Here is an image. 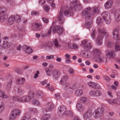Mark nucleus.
I'll list each match as a JSON object with an SVG mask.
<instances>
[{
  "instance_id": "obj_48",
  "label": "nucleus",
  "mask_w": 120,
  "mask_h": 120,
  "mask_svg": "<svg viewBox=\"0 0 120 120\" xmlns=\"http://www.w3.org/2000/svg\"><path fill=\"white\" fill-rule=\"evenodd\" d=\"M52 29V27H51L48 30L47 33L46 35H50L51 34V31Z\"/></svg>"
},
{
  "instance_id": "obj_13",
  "label": "nucleus",
  "mask_w": 120,
  "mask_h": 120,
  "mask_svg": "<svg viewBox=\"0 0 120 120\" xmlns=\"http://www.w3.org/2000/svg\"><path fill=\"white\" fill-rule=\"evenodd\" d=\"M113 4V1L112 0H108L105 4V8L106 9H109L111 7Z\"/></svg>"
},
{
  "instance_id": "obj_12",
  "label": "nucleus",
  "mask_w": 120,
  "mask_h": 120,
  "mask_svg": "<svg viewBox=\"0 0 120 120\" xmlns=\"http://www.w3.org/2000/svg\"><path fill=\"white\" fill-rule=\"evenodd\" d=\"M22 48L23 50L25 51L26 53L30 54L33 52V50L30 47H28L26 45H24L22 47Z\"/></svg>"
},
{
  "instance_id": "obj_53",
  "label": "nucleus",
  "mask_w": 120,
  "mask_h": 120,
  "mask_svg": "<svg viewBox=\"0 0 120 120\" xmlns=\"http://www.w3.org/2000/svg\"><path fill=\"white\" fill-rule=\"evenodd\" d=\"M4 109V105H0V113L2 112Z\"/></svg>"
},
{
  "instance_id": "obj_36",
  "label": "nucleus",
  "mask_w": 120,
  "mask_h": 120,
  "mask_svg": "<svg viewBox=\"0 0 120 120\" xmlns=\"http://www.w3.org/2000/svg\"><path fill=\"white\" fill-rule=\"evenodd\" d=\"M71 45H68L69 47L71 49H76L78 48V46L77 45L75 44H73L72 45V47H71Z\"/></svg>"
},
{
  "instance_id": "obj_31",
  "label": "nucleus",
  "mask_w": 120,
  "mask_h": 120,
  "mask_svg": "<svg viewBox=\"0 0 120 120\" xmlns=\"http://www.w3.org/2000/svg\"><path fill=\"white\" fill-rule=\"evenodd\" d=\"M100 10V8L98 7H94L92 15L94 13H98Z\"/></svg>"
},
{
  "instance_id": "obj_41",
  "label": "nucleus",
  "mask_w": 120,
  "mask_h": 120,
  "mask_svg": "<svg viewBox=\"0 0 120 120\" xmlns=\"http://www.w3.org/2000/svg\"><path fill=\"white\" fill-rule=\"evenodd\" d=\"M44 94L43 93H39L36 94V97L37 98H41L43 97L44 96Z\"/></svg>"
},
{
  "instance_id": "obj_37",
  "label": "nucleus",
  "mask_w": 120,
  "mask_h": 120,
  "mask_svg": "<svg viewBox=\"0 0 120 120\" xmlns=\"http://www.w3.org/2000/svg\"><path fill=\"white\" fill-rule=\"evenodd\" d=\"M117 100L116 99H110L108 100L109 103L110 104H113L116 103Z\"/></svg>"
},
{
  "instance_id": "obj_15",
  "label": "nucleus",
  "mask_w": 120,
  "mask_h": 120,
  "mask_svg": "<svg viewBox=\"0 0 120 120\" xmlns=\"http://www.w3.org/2000/svg\"><path fill=\"white\" fill-rule=\"evenodd\" d=\"M103 36L99 35L95 40L96 44L99 45H101L102 43Z\"/></svg>"
},
{
  "instance_id": "obj_61",
  "label": "nucleus",
  "mask_w": 120,
  "mask_h": 120,
  "mask_svg": "<svg viewBox=\"0 0 120 120\" xmlns=\"http://www.w3.org/2000/svg\"><path fill=\"white\" fill-rule=\"evenodd\" d=\"M39 72L38 71H36V73L34 75V78L36 79L38 77V75L39 74Z\"/></svg>"
},
{
  "instance_id": "obj_51",
  "label": "nucleus",
  "mask_w": 120,
  "mask_h": 120,
  "mask_svg": "<svg viewBox=\"0 0 120 120\" xmlns=\"http://www.w3.org/2000/svg\"><path fill=\"white\" fill-rule=\"evenodd\" d=\"M54 58V56L52 55L50 56H48L46 57V59L47 60H50L53 59Z\"/></svg>"
},
{
  "instance_id": "obj_57",
  "label": "nucleus",
  "mask_w": 120,
  "mask_h": 120,
  "mask_svg": "<svg viewBox=\"0 0 120 120\" xmlns=\"http://www.w3.org/2000/svg\"><path fill=\"white\" fill-rule=\"evenodd\" d=\"M103 78L106 81H108L109 80V78L106 75H104L103 76Z\"/></svg>"
},
{
  "instance_id": "obj_28",
  "label": "nucleus",
  "mask_w": 120,
  "mask_h": 120,
  "mask_svg": "<svg viewBox=\"0 0 120 120\" xmlns=\"http://www.w3.org/2000/svg\"><path fill=\"white\" fill-rule=\"evenodd\" d=\"M45 72L47 75L48 76H51L52 75L53 70L48 69H46L45 70Z\"/></svg>"
},
{
  "instance_id": "obj_54",
  "label": "nucleus",
  "mask_w": 120,
  "mask_h": 120,
  "mask_svg": "<svg viewBox=\"0 0 120 120\" xmlns=\"http://www.w3.org/2000/svg\"><path fill=\"white\" fill-rule=\"evenodd\" d=\"M101 19L100 17H98L97 18V23L98 24H100L102 22Z\"/></svg>"
},
{
  "instance_id": "obj_24",
  "label": "nucleus",
  "mask_w": 120,
  "mask_h": 120,
  "mask_svg": "<svg viewBox=\"0 0 120 120\" xmlns=\"http://www.w3.org/2000/svg\"><path fill=\"white\" fill-rule=\"evenodd\" d=\"M12 16L14 18L15 22V21L17 23H19L20 22L21 18L20 16L17 14Z\"/></svg>"
},
{
  "instance_id": "obj_26",
  "label": "nucleus",
  "mask_w": 120,
  "mask_h": 120,
  "mask_svg": "<svg viewBox=\"0 0 120 120\" xmlns=\"http://www.w3.org/2000/svg\"><path fill=\"white\" fill-rule=\"evenodd\" d=\"M77 109L80 112H82L84 110V108L82 105L80 103H78L76 105Z\"/></svg>"
},
{
  "instance_id": "obj_59",
  "label": "nucleus",
  "mask_w": 120,
  "mask_h": 120,
  "mask_svg": "<svg viewBox=\"0 0 120 120\" xmlns=\"http://www.w3.org/2000/svg\"><path fill=\"white\" fill-rule=\"evenodd\" d=\"M39 13L38 12L35 11H32L31 13V14L32 15H36L38 14Z\"/></svg>"
},
{
  "instance_id": "obj_29",
  "label": "nucleus",
  "mask_w": 120,
  "mask_h": 120,
  "mask_svg": "<svg viewBox=\"0 0 120 120\" xmlns=\"http://www.w3.org/2000/svg\"><path fill=\"white\" fill-rule=\"evenodd\" d=\"M87 85L89 86L92 88H95L98 84L97 83H94L90 81L87 83Z\"/></svg>"
},
{
  "instance_id": "obj_1",
  "label": "nucleus",
  "mask_w": 120,
  "mask_h": 120,
  "mask_svg": "<svg viewBox=\"0 0 120 120\" xmlns=\"http://www.w3.org/2000/svg\"><path fill=\"white\" fill-rule=\"evenodd\" d=\"M59 111L61 112L64 116H72L73 112L69 110H67L66 107L64 106H62L58 108Z\"/></svg>"
},
{
  "instance_id": "obj_40",
  "label": "nucleus",
  "mask_w": 120,
  "mask_h": 120,
  "mask_svg": "<svg viewBox=\"0 0 120 120\" xmlns=\"http://www.w3.org/2000/svg\"><path fill=\"white\" fill-rule=\"evenodd\" d=\"M13 100L16 101H18L20 102V97L17 96H13L12 98Z\"/></svg>"
},
{
  "instance_id": "obj_35",
  "label": "nucleus",
  "mask_w": 120,
  "mask_h": 120,
  "mask_svg": "<svg viewBox=\"0 0 120 120\" xmlns=\"http://www.w3.org/2000/svg\"><path fill=\"white\" fill-rule=\"evenodd\" d=\"M95 29L94 28H93L92 30V32L91 34V37L93 39H94L95 38Z\"/></svg>"
},
{
  "instance_id": "obj_32",
  "label": "nucleus",
  "mask_w": 120,
  "mask_h": 120,
  "mask_svg": "<svg viewBox=\"0 0 120 120\" xmlns=\"http://www.w3.org/2000/svg\"><path fill=\"white\" fill-rule=\"evenodd\" d=\"M0 97L4 98H6L8 97V96L5 94L4 92L1 90H0Z\"/></svg>"
},
{
  "instance_id": "obj_43",
  "label": "nucleus",
  "mask_w": 120,
  "mask_h": 120,
  "mask_svg": "<svg viewBox=\"0 0 120 120\" xmlns=\"http://www.w3.org/2000/svg\"><path fill=\"white\" fill-rule=\"evenodd\" d=\"M55 46L57 48H58L60 47V45L59 44L58 41L56 39H55L53 41Z\"/></svg>"
},
{
  "instance_id": "obj_5",
  "label": "nucleus",
  "mask_w": 120,
  "mask_h": 120,
  "mask_svg": "<svg viewBox=\"0 0 120 120\" xmlns=\"http://www.w3.org/2000/svg\"><path fill=\"white\" fill-rule=\"evenodd\" d=\"M101 15L103 20L107 24H109L111 22L110 14L108 11H104L102 13Z\"/></svg>"
},
{
  "instance_id": "obj_14",
  "label": "nucleus",
  "mask_w": 120,
  "mask_h": 120,
  "mask_svg": "<svg viewBox=\"0 0 120 120\" xmlns=\"http://www.w3.org/2000/svg\"><path fill=\"white\" fill-rule=\"evenodd\" d=\"M71 2L70 4V8L71 9H74V8L77 6L78 4V0H70Z\"/></svg>"
},
{
  "instance_id": "obj_47",
  "label": "nucleus",
  "mask_w": 120,
  "mask_h": 120,
  "mask_svg": "<svg viewBox=\"0 0 120 120\" xmlns=\"http://www.w3.org/2000/svg\"><path fill=\"white\" fill-rule=\"evenodd\" d=\"M44 10L46 12H48L50 9L49 7L47 5H45L44 7Z\"/></svg>"
},
{
  "instance_id": "obj_58",
  "label": "nucleus",
  "mask_w": 120,
  "mask_h": 120,
  "mask_svg": "<svg viewBox=\"0 0 120 120\" xmlns=\"http://www.w3.org/2000/svg\"><path fill=\"white\" fill-rule=\"evenodd\" d=\"M91 23L90 22H88L85 23L86 26L88 28H89L91 25Z\"/></svg>"
},
{
  "instance_id": "obj_19",
  "label": "nucleus",
  "mask_w": 120,
  "mask_h": 120,
  "mask_svg": "<svg viewBox=\"0 0 120 120\" xmlns=\"http://www.w3.org/2000/svg\"><path fill=\"white\" fill-rule=\"evenodd\" d=\"M98 33L100 34H103L104 35L107 36L108 35V33L106 30L104 28H99L98 29Z\"/></svg>"
},
{
  "instance_id": "obj_9",
  "label": "nucleus",
  "mask_w": 120,
  "mask_h": 120,
  "mask_svg": "<svg viewBox=\"0 0 120 120\" xmlns=\"http://www.w3.org/2000/svg\"><path fill=\"white\" fill-rule=\"evenodd\" d=\"M92 110H91L90 111H87L83 113V117L85 120L89 119L91 117L92 114Z\"/></svg>"
},
{
  "instance_id": "obj_21",
  "label": "nucleus",
  "mask_w": 120,
  "mask_h": 120,
  "mask_svg": "<svg viewBox=\"0 0 120 120\" xmlns=\"http://www.w3.org/2000/svg\"><path fill=\"white\" fill-rule=\"evenodd\" d=\"M100 51L98 49H94L91 52V54L94 56H98L100 54Z\"/></svg>"
},
{
  "instance_id": "obj_20",
  "label": "nucleus",
  "mask_w": 120,
  "mask_h": 120,
  "mask_svg": "<svg viewBox=\"0 0 120 120\" xmlns=\"http://www.w3.org/2000/svg\"><path fill=\"white\" fill-rule=\"evenodd\" d=\"M70 10H69L67 9L64 11V15L67 16L69 17L73 15V13L71 11V10L74 9H71V7L70 8Z\"/></svg>"
},
{
  "instance_id": "obj_4",
  "label": "nucleus",
  "mask_w": 120,
  "mask_h": 120,
  "mask_svg": "<svg viewBox=\"0 0 120 120\" xmlns=\"http://www.w3.org/2000/svg\"><path fill=\"white\" fill-rule=\"evenodd\" d=\"M34 98H35V97L34 93H30L29 96H24L20 98V102H27L29 101L31 99Z\"/></svg>"
},
{
  "instance_id": "obj_23",
  "label": "nucleus",
  "mask_w": 120,
  "mask_h": 120,
  "mask_svg": "<svg viewBox=\"0 0 120 120\" xmlns=\"http://www.w3.org/2000/svg\"><path fill=\"white\" fill-rule=\"evenodd\" d=\"M104 111V109L102 108L98 109H97L95 111V116L96 117H98L99 116L98 115H99L100 114L102 113Z\"/></svg>"
},
{
  "instance_id": "obj_39",
  "label": "nucleus",
  "mask_w": 120,
  "mask_h": 120,
  "mask_svg": "<svg viewBox=\"0 0 120 120\" xmlns=\"http://www.w3.org/2000/svg\"><path fill=\"white\" fill-rule=\"evenodd\" d=\"M32 102L33 104L37 105H39L40 104L39 101L36 99L33 100L32 101Z\"/></svg>"
},
{
  "instance_id": "obj_2",
  "label": "nucleus",
  "mask_w": 120,
  "mask_h": 120,
  "mask_svg": "<svg viewBox=\"0 0 120 120\" xmlns=\"http://www.w3.org/2000/svg\"><path fill=\"white\" fill-rule=\"evenodd\" d=\"M91 8L89 7L85 8L82 12V17L85 19H88L90 18Z\"/></svg>"
},
{
  "instance_id": "obj_10",
  "label": "nucleus",
  "mask_w": 120,
  "mask_h": 120,
  "mask_svg": "<svg viewBox=\"0 0 120 120\" xmlns=\"http://www.w3.org/2000/svg\"><path fill=\"white\" fill-rule=\"evenodd\" d=\"M52 75L53 79L55 80H57L60 76V72L58 70H53Z\"/></svg>"
},
{
  "instance_id": "obj_49",
  "label": "nucleus",
  "mask_w": 120,
  "mask_h": 120,
  "mask_svg": "<svg viewBox=\"0 0 120 120\" xmlns=\"http://www.w3.org/2000/svg\"><path fill=\"white\" fill-rule=\"evenodd\" d=\"M95 96H99L101 95V93L100 92L97 91H95Z\"/></svg>"
},
{
  "instance_id": "obj_42",
  "label": "nucleus",
  "mask_w": 120,
  "mask_h": 120,
  "mask_svg": "<svg viewBox=\"0 0 120 120\" xmlns=\"http://www.w3.org/2000/svg\"><path fill=\"white\" fill-rule=\"evenodd\" d=\"M96 61L97 62L101 63L103 62V59L100 56L98 57L96 60Z\"/></svg>"
},
{
  "instance_id": "obj_17",
  "label": "nucleus",
  "mask_w": 120,
  "mask_h": 120,
  "mask_svg": "<svg viewBox=\"0 0 120 120\" xmlns=\"http://www.w3.org/2000/svg\"><path fill=\"white\" fill-rule=\"evenodd\" d=\"M115 52L113 51H109L106 55V56L107 58H110L111 57H113L115 55Z\"/></svg>"
},
{
  "instance_id": "obj_27",
  "label": "nucleus",
  "mask_w": 120,
  "mask_h": 120,
  "mask_svg": "<svg viewBox=\"0 0 120 120\" xmlns=\"http://www.w3.org/2000/svg\"><path fill=\"white\" fill-rule=\"evenodd\" d=\"M41 26V24L37 23H34L32 26V29L34 30H37L38 29V28Z\"/></svg>"
},
{
  "instance_id": "obj_63",
  "label": "nucleus",
  "mask_w": 120,
  "mask_h": 120,
  "mask_svg": "<svg viewBox=\"0 0 120 120\" xmlns=\"http://www.w3.org/2000/svg\"><path fill=\"white\" fill-rule=\"evenodd\" d=\"M42 19L43 21L46 23H47L48 22V20L45 18H42Z\"/></svg>"
},
{
  "instance_id": "obj_3",
  "label": "nucleus",
  "mask_w": 120,
  "mask_h": 120,
  "mask_svg": "<svg viewBox=\"0 0 120 120\" xmlns=\"http://www.w3.org/2000/svg\"><path fill=\"white\" fill-rule=\"evenodd\" d=\"M21 111L19 109H15L13 110L11 112L10 116L9 119L14 120L16 119L17 116L20 115Z\"/></svg>"
},
{
  "instance_id": "obj_55",
  "label": "nucleus",
  "mask_w": 120,
  "mask_h": 120,
  "mask_svg": "<svg viewBox=\"0 0 120 120\" xmlns=\"http://www.w3.org/2000/svg\"><path fill=\"white\" fill-rule=\"evenodd\" d=\"M55 96L56 99H59L60 98V94L59 93H57L55 95Z\"/></svg>"
},
{
  "instance_id": "obj_64",
  "label": "nucleus",
  "mask_w": 120,
  "mask_h": 120,
  "mask_svg": "<svg viewBox=\"0 0 120 120\" xmlns=\"http://www.w3.org/2000/svg\"><path fill=\"white\" fill-rule=\"evenodd\" d=\"M86 100V98L85 97H82L80 98L81 101L83 102H85Z\"/></svg>"
},
{
  "instance_id": "obj_8",
  "label": "nucleus",
  "mask_w": 120,
  "mask_h": 120,
  "mask_svg": "<svg viewBox=\"0 0 120 120\" xmlns=\"http://www.w3.org/2000/svg\"><path fill=\"white\" fill-rule=\"evenodd\" d=\"M63 29L58 26L56 25L53 28L52 33H57L59 34H62Z\"/></svg>"
},
{
  "instance_id": "obj_34",
  "label": "nucleus",
  "mask_w": 120,
  "mask_h": 120,
  "mask_svg": "<svg viewBox=\"0 0 120 120\" xmlns=\"http://www.w3.org/2000/svg\"><path fill=\"white\" fill-rule=\"evenodd\" d=\"M81 55L82 56L84 57H87L88 55L87 51H82L81 53Z\"/></svg>"
},
{
  "instance_id": "obj_56",
  "label": "nucleus",
  "mask_w": 120,
  "mask_h": 120,
  "mask_svg": "<svg viewBox=\"0 0 120 120\" xmlns=\"http://www.w3.org/2000/svg\"><path fill=\"white\" fill-rule=\"evenodd\" d=\"M95 91H91L90 92L89 94L91 96H95Z\"/></svg>"
},
{
  "instance_id": "obj_60",
  "label": "nucleus",
  "mask_w": 120,
  "mask_h": 120,
  "mask_svg": "<svg viewBox=\"0 0 120 120\" xmlns=\"http://www.w3.org/2000/svg\"><path fill=\"white\" fill-rule=\"evenodd\" d=\"M69 72L70 74H73L74 73V70L72 69H70L69 70Z\"/></svg>"
},
{
  "instance_id": "obj_46",
  "label": "nucleus",
  "mask_w": 120,
  "mask_h": 120,
  "mask_svg": "<svg viewBox=\"0 0 120 120\" xmlns=\"http://www.w3.org/2000/svg\"><path fill=\"white\" fill-rule=\"evenodd\" d=\"M30 111L33 113H37L38 112V110L36 108H30Z\"/></svg>"
},
{
  "instance_id": "obj_16",
  "label": "nucleus",
  "mask_w": 120,
  "mask_h": 120,
  "mask_svg": "<svg viewBox=\"0 0 120 120\" xmlns=\"http://www.w3.org/2000/svg\"><path fill=\"white\" fill-rule=\"evenodd\" d=\"M15 22V20L14 19V18L13 16L12 15L8 19L7 22L6 24L8 25H11L14 24Z\"/></svg>"
},
{
  "instance_id": "obj_22",
  "label": "nucleus",
  "mask_w": 120,
  "mask_h": 120,
  "mask_svg": "<svg viewBox=\"0 0 120 120\" xmlns=\"http://www.w3.org/2000/svg\"><path fill=\"white\" fill-rule=\"evenodd\" d=\"M68 79V77L67 76H64L60 81V84L61 85H64L67 82Z\"/></svg>"
},
{
  "instance_id": "obj_33",
  "label": "nucleus",
  "mask_w": 120,
  "mask_h": 120,
  "mask_svg": "<svg viewBox=\"0 0 120 120\" xmlns=\"http://www.w3.org/2000/svg\"><path fill=\"white\" fill-rule=\"evenodd\" d=\"M83 93V90L82 89H79L77 90L75 93L78 96L82 95Z\"/></svg>"
},
{
  "instance_id": "obj_52",
  "label": "nucleus",
  "mask_w": 120,
  "mask_h": 120,
  "mask_svg": "<svg viewBox=\"0 0 120 120\" xmlns=\"http://www.w3.org/2000/svg\"><path fill=\"white\" fill-rule=\"evenodd\" d=\"M48 46V44L47 43H45L42 45L41 46V47L42 49L45 48Z\"/></svg>"
},
{
  "instance_id": "obj_11",
  "label": "nucleus",
  "mask_w": 120,
  "mask_h": 120,
  "mask_svg": "<svg viewBox=\"0 0 120 120\" xmlns=\"http://www.w3.org/2000/svg\"><path fill=\"white\" fill-rule=\"evenodd\" d=\"M63 11L61 9L60 12L58 15L57 19L58 20L60 21L61 23H63L64 21L63 15Z\"/></svg>"
},
{
  "instance_id": "obj_7",
  "label": "nucleus",
  "mask_w": 120,
  "mask_h": 120,
  "mask_svg": "<svg viewBox=\"0 0 120 120\" xmlns=\"http://www.w3.org/2000/svg\"><path fill=\"white\" fill-rule=\"evenodd\" d=\"M112 36L114 39L116 41H120V37L119 36L118 30L114 29L112 31Z\"/></svg>"
},
{
  "instance_id": "obj_50",
  "label": "nucleus",
  "mask_w": 120,
  "mask_h": 120,
  "mask_svg": "<svg viewBox=\"0 0 120 120\" xmlns=\"http://www.w3.org/2000/svg\"><path fill=\"white\" fill-rule=\"evenodd\" d=\"M8 47V44L7 42L4 43L2 46V47L4 49L7 48Z\"/></svg>"
},
{
  "instance_id": "obj_30",
  "label": "nucleus",
  "mask_w": 120,
  "mask_h": 120,
  "mask_svg": "<svg viewBox=\"0 0 120 120\" xmlns=\"http://www.w3.org/2000/svg\"><path fill=\"white\" fill-rule=\"evenodd\" d=\"M8 18V16L7 15H4L0 17V22H2L4 21L7 19Z\"/></svg>"
},
{
  "instance_id": "obj_45",
  "label": "nucleus",
  "mask_w": 120,
  "mask_h": 120,
  "mask_svg": "<svg viewBox=\"0 0 120 120\" xmlns=\"http://www.w3.org/2000/svg\"><path fill=\"white\" fill-rule=\"evenodd\" d=\"M105 44L106 46L109 47L111 46L112 43L110 42L107 41H105Z\"/></svg>"
},
{
  "instance_id": "obj_25",
  "label": "nucleus",
  "mask_w": 120,
  "mask_h": 120,
  "mask_svg": "<svg viewBox=\"0 0 120 120\" xmlns=\"http://www.w3.org/2000/svg\"><path fill=\"white\" fill-rule=\"evenodd\" d=\"M50 117V115L49 114H45L43 115L41 120H47L49 119Z\"/></svg>"
},
{
  "instance_id": "obj_6",
  "label": "nucleus",
  "mask_w": 120,
  "mask_h": 120,
  "mask_svg": "<svg viewBox=\"0 0 120 120\" xmlns=\"http://www.w3.org/2000/svg\"><path fill=\"white\" fill-rule=\"evenodd\" d=\"M91 42V41H90L85 40L82 42L80 45L84 46L86 49H90L92 47Z\"/></svg>"
},
{
  "instance_id": "obj_38",
  "label": "nucleus",
  "mask_w": 120,
  "mask_h": 120,
  "mask_svg": "<svg viewBox=\"0 0 120 120\" xmlns=\"http://www.w3.org/2000/svg\"><path fill=\"white\" fill-rule=\"evenodd\" d=\"M25 81V79L24 78L18 79L17 80V82L18 84H23Z\"/></svg>"
},
{
  "instance_id": "obj_62",
  "label": "nucleus",
  "mask_w": 120,
  "mask_h": 120,
  "mask_svg": "<svg viewBox=\"0 0 120 120\" xmlns=\"http://www.w3.org/2000/svg\"><path fill=\"white\" fill-rule=\"evenodd\" d=\"M11 86L8 85H7V86L6 87V90L8 91H9L11 89Z\"/></svg>"
},
{
  "instance_id": "obj_18",
  "label": "nucleus",
  "mask_w": 120,
  "mask_h": 120,
  "mask_svg": "<svg viewBox=\"0 0 120 120\" xmlns=\"http://www.w3.org/2000/svg\"><path fill=\"white\" fill-rule=\"evenodd\" d=\"M46 111H50L54 108V106L52 103L49 102L46 105Z\"/></svg>"
},
{
  "instance_id": "obj_44",
  "label": "nucleus",
  "mask_w": 120,
  "mask_h": 120,
  "mask_svg": "<svg viewBox=\"0 0 120 120\" xmlns=\"http://www.w3.org/2000/svg\"><path fill=\"white\" fill-rule=\"evenodd\" d=\"M115 49L116 51L120 50V46L119 44H117L116 45Z\"/></svg>"
}]
</instances>
